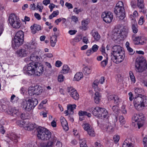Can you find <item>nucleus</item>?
<instances>
[{"instance_id": "obj_1", "label": "nucleus", "mask_w": 147, "mask_h": 147, "mask_svg": "<svg viewBox=\"0 0 147 147\" xmlns=\"http://www.w3.org/2000/svg\"><path fill=\"white\" fill-rule=\"evenodd\" d=\"M135 92L138 94V96L133 98V94L131 92L129 93V100L132 101L133 99V104L136 109L140 111L143 110L147 106V96L142 94L143 90L141 88H136L135 89Z\"/></svg>"}, {"instance_id": "obj_2", "label": "nucleus", "mask_w": 147, "mask_h": 147, "mask_svg": "<svg viewBox=\"0 0 147 147\" xmlns=\"http://www.w3.org/2000/svg\"><path fill=\"white\" fill-rule=\"evenodd\" d=\"M44 71V67L38 62L30 63L23 68V71L25 74L34 76L41 75Z\"/></svg>"}, {"instance_id": "obj_3", "label": "nucleus", "mask_w": 147, "mask_h": 147, "mask_svg": "<svg viewBox=\"0 0 147 147\" xmlns=\"http://www.w3.org/2000/svg\"><path fill=\"white\" fill-rule=\"evenodd\" d=\"M128 28L126 26H124L121 29H115L113 31V35L114 38H116L117 39L122 40L127 36L128 33Z\"/></svg>"}, {"instance_id": "obj_4", "label": "nucleus", "mask_w": 147, "mask_h": 147, "mask_svg": "<svg viewBox=\"0 0 147 147\" xmlns=\"http://www.w3.org/2000/svg\"><path fill=\"white\" fill-rule=\"evenodd\" d=\"M38 139L43 140H49L51 136V133L47 129L39 127L37 129Z\"/></svg>"}, {"instance_id": "obj_5", "label": "nucleus", "mask_w": 147, "mask_h": 147, "mask_svg": "<svg viewBox=\"0 0 147 147\" xmlns=\"http://www.w3.org/2000/svg\"><path fill=\"white\" fill-rule=\"evenodd\" d=\"M38 103V100L36 98L29 99L28 100H23L21 103V105L26 111H29L33 109Z\"/></svg>"}, {"instance_id": "obj_6", "label": "nucleus", "mask_w": 147, "mask_h": 147, "mask_svg": "<svg viewBox=\"0 0 147 147\" xmlns=\"http://www.w3.org/2000/svg\"><path fill=\"white\" fill-rule=\"evenodd\" d=\"M114 12L119 20H124L125 15L123 3L122 1H119L117 3Z\"/></svg>"}, {"instance_id": "obj_7", "label": "nucleus", "mask_w": 147, "mask_h": 147, "mask_svg": "<svg viewBox=\"0 0 147 147\" xmlns=\"http://www.w3.org/2000/svg\"><path fill=\"white\" fill-rule=\"evenodd\" d=\"M146 61L143 57H140L137 60L135 64L136 70L138 72H142L147 68Z\"/></svg>"}, {"instance_id": "obj_8", "label": "nucleus", "mask_w": 147, "mask_h": 147, "mask_svg": "<svg viewBox=\"0 0 147 147\" xmlns=\"http://www.w3.org/2000/svg\"><path fill=\"white\" fill-rule=\"evenodd\" d=\"M144 115L141 113L138 114L134 115L133 117V120L136 122L137 125L139 129L142 127L144 123Z\"/></svg>"}, {"instance_id": "obj_9", "label": "nucleus", "mask_w": 147, "mask_h": 147, "mask_svg": "<svg viewBox=\"0 0 147 147\" xmlns=\"http://www.w3.org/2000/svg\"><path fill=\"white\" fill-rule=\"evenodd\" d=\"M28 93L30 96L34 95H39L43 92V90L41 87L39 86H35L29 87L28 88Z\"/></svg>"}, {"instance_id": "obj_10", "label": "nucleus", "mask_w": 147, "mask_h": 147, "mask_svg": "<svg viewBox=\"0 0 147 147\" xmlns=\"http://www.w3.org/2000/svg\"><path fill=\"white\" fill-rule=\"evenodd\" d=\"M57 140V138L53 136L51 139L47 142H42L40 143L39 147H53L55 142Z\"/></svg>"}, {"instance_id": "obj_11", "label": "nucleus", "mask_w": 147, "mask_h": 147, "mask_svg": "<svg viewBox=\"0 0 147 147\" xmlns=\"http://www.w3.org/2000/svg\"><path fill=\"white\" fill-rule=\"evenodd\" d=\"M111 59L114 63L118 64L121 62L125 58L124 53L113 55L111 56Z\"/></svg>"}, {"instance_id": "obj_12", "label": "nucleus", "mask_w": 147, "mask_h": 147, "mask_svg": "<svg viewBox=\"0 0 147 147\" xmlns=\"http://www.w3.org/2000/svg\"><path fill=\"white\" fill-rule=\"evenodd\" d=\"M67 91L69 94L75 100H78L79 98V96L77 91L72 87H68Z\"/></svg>"}, {"instance_id": "obj_13", "label": "nucleus", "mask_w": 147, "mask_h": 147, "mask_svg": "<svg viewBox=\"0 0 147 147\" xmlns=\"http://www.w3.org/2000/svg\"><path fill=\"white\" fill-rule=\"evenodd\" d=\"M102 17L104 21L106 23H109L111 22L113 19V13L111 12L103 13L102 15Z\"/></svg>"}, {"instance_id": "obj_14", "label": "nucleus", "mask_w": 147, "mask_h": 147, "mask_svg": "<svg viewBox=\"0 0 147 147\" xmlns=\"http://www.w3.org/2000/svg\"><path fill=\"white\" fill-rule=\"evenodd\" d=\"M23 41V40L14 37L13 40L12 41V47L14 49H17L22 45Z\"/></svg>"}, {"instance_id": "obj_15", "label": "nucleus", "mask_w": 147, "mask_h": 147, "mask_svg": "<svg viewBox=\"0 0 147 147\" xmlns=\"http://www.w3.org/2000/svg\"><path fill=\"white\" fill-rule=\"evenodd\" d=\"M112 51L113 52V55H117L118 54L124 53L123 49L119 46L116 45L113 46L112 49Z\"/></svg>"}, {"instance_id": "obj_16", "label": "nucleus", "mask_w": 147, "mask_h": 147, "mask_svg": "<svg viewBox=\"0 0 147 147\" xmlns=\"http://www.w3.org/2000/svg\"><path fill=\"white\" fill-rule=\"evenodd\" d=\"M28 48H25L18 50L16 52L18 56L21 57L26 56L28 53Z\"/></svg>"}, {"instance_id": "obj_17", "label": "nucleus", "mask_w": 147, "mask_h": 147, "mask_svg": "<svg viewBox=\"0 0 147 147\" xmlns=\"http://www.w3.org/2000/svg\"><path fill=\"white\" fill-rule=\"evenodd\" d=\"M99 113V115L98 117H101L102 118H105L108 114V113L107 110L105 108L102 107H100V109Z\"/></svg>"}, {"instance_id": "obj_18", "label": "nucleus", "mask_w": 147, "mask_h": 147, "mask_svg": "<svg viewBox=\"0 0 147 147\" xmlns=\"http://www.w3.org/2000/svg\"><path fill=\"white\" fill-rule=\"evenodd\" d=\"M135 34L133 35L132 38L134 42V43L136 45L140 44L143 45L144 43V41H143V42H141L142 39L140 37H135Z\"/></svg>"}, {"instance_id": "obj_19", "label": "nucleus", "mask_w": 147, "mask_h": 147, "mask_svg": "<svg viewBox=\"0 0 147 147\" xmlns=\"http://www.w3.org/2000/svg\"><path fill=\"white\" fill-rule=\"evenodd\" d=\"M60 122L64 129L65 131H67L68 129L67 123L64 117H60Z\"/></svg>"}, {"instance_id": "obj_20", "label": "nucleus", "mask_w": 147, "mask_h": 147, "mask_svg": "<svg viewBox=\"0 0 147 147\" xmlns=\"http://www.w3.org/2000/svg\"><path fill=\"white\" fill-rule=\"evenodd\" d=\"M31 32L32 34H35L37 31H39L41 29L40 26L37 24H34L31 27Z\"/></svg>"}, {"instance_id": "obj_21", "label": "nucleus", "mask_w": 147, "mask_h": 147, "mask_svg": "<svg viewBox=\"0 0 147 147\" xmlns=\"http://www.w3.org/2000/svg\"><path fill=\"white\" fill-rule=\"evenodd\" d=\"M101 96V93L96 91L94 94V102L96 104H98L100 102Z\"/></svg>"}, {"instance_id": "obj_22", "label": "nucleus", "mask_w": 147, "mask_h": 147, "mask_svg": "<svg viewBox=\"0 0 147 147\" xmlns=\"http://www.w3.org/2000/svg\"><path fill=\"white\" fill-rule=\"evenodd\" d=\"M7 112L9 114L12 116L14 115L18 116L19 115V112L18 110L15 108H12L9 109Z\"/></svg>"}, {"instance_id": "obj_23", "label": "nucleus", "mask_w": 147, "mask_h": 147, "mask_svg": "<svg viewBox=\"0 0 147 147\" xmlns=\"http://www.w3.org/2000/svg\"><path fill=\"white\" fill-rule=\"evenodd\" d=\"M115 123L111 125L109 124L106 128V131L109 134H111L114 131V127L115 126Z\"/></svg>"}, {"instance_id": "obj_24", "label": "nucleus", "mask_w": 147, "mask_h": 147, "mask_svg": "<svg viewBox=\"0 0 147 147\" xmlns=\"http://www.w3.org/2000/svg\"><path fill=\"white\" fill-rule=\"evenodd\" d=\"M91 67L86 66L83 68L82 72L84 75L87 76L91 74Z\"/></svg>"}, {"instance_id": "obj_25", "label": "nucleus", "mask_w": 147, "mask_h": 147, "mask_svg": "<svg viewBox=\"0 0 147 147\" xmlns=\"http://www.w3.org/2000/svg\"><path fill=\"white\" fill-rule=\"evenodd\" d=\"M36 125L35 124L29 123L28 122L26 124V127H25V129L28 131L32 130L36 128Z\"/></svg>"}, {"instance_id": "obj_26", "label": "nucleus", "mask_w": 147, "mask_h": 147, "mask_svg": "<svg viewBox=\"0 0 147 147\" xmlns=\"http://www.w3.org/2000/svg\"><path fill=\"white\" fill-rule=\"evenodd\" d=\"M91 34L94 38V39L96 41H98L100 38V35L96 31L92 30L91 33Z\"/></svg>"}, {"instance_id": "obj_27", "label": "nucleus", "mask_w": 147, "mask_h": 147, "mask_svg": "<svg viewBox=\"0 0 147 147\" xmlns=\"http://www.w3.org/2000/svg\"><path fill=\"white\" fill-rule=\"evenodd\" d=\"M18 19L16 15L14 14L10 15L9 18V21L10 24L14 23Z\"/></svg>"}, {"instance_id": "obj_28", "label": "nucleus", "mask_w": 147, "mask_h": 147, "mask_svg": "<svg viewBox=\"0 0 147 147\" xmlns=\"http://www.w3.org/2000/svg\"><path fill=\"white\" fill-rule=\"evenodd\" d=\"M100 107H97L95 108L92 107L91 108V110L92 111V114L95 116H97L98 117L99 115V111H100Z\"/></svg>"}, {"instance_id": "obj_29", "label": "nucleus", "mask_w": 147, "mask_h": 147, "mask_svg": "<svg viewBox=\"0 0 147 147\" xmlns=\"http://www.w3.org/2000/svg\"><path fill=\"white\" fill-rule=\"evenodd\" d=\"M133 22L132 23V29L133 32L134 33H136L138 31V25L137 22L134 20H133Z\"/></svg>"}, {"instance_id": "obj_30", "label": "nucleus", "mask_w": 147, "mask_h": 147, "mask_svg": "<svg viewBox=\"0 0 147 147\" xmlns=\"http://www.w3.org/2000/svg\"><path fill=\"white\" fill-rule=\"evenodd\" d=\"M129 139L125 140L123 143L122 147H134V144L129 142Z\"/></svg>"}, {"instance_id": "obj_31", "label": "nucleus", "mask_w": 147, "mask_h": 147, "mask_svg": "<svg viewBox=\"0 0 147 147\" xmlns=\"http://www.w3.org/2000/svg\"><path fill=\"white\" fill-rule=\"evenodd\" d=\"M57 41V37L55 35H53L50 37L51 45L54 47Z\"/></svg>"}, {"instance_id": "obj_32", "label": "nucleus", "mask_w": 147, "mask_h": 147, "mask_svg": "<svg viewBox=\"0 0 147 147\" xmlns=\"http://www.w3.org/2000/svg\"><path fill=\"white\" fill-rule=\"evenodd\" d=\"M99 84V81L98 80H96L93 82L92 84V88L94 89L95 91H100L101 89L98 87V85Z\"/></svg>"}, {"instance_id": "obj_33", "label": "nucleus", "mask_w": 147, "mask_h": 147, "mask_svg": "<svg viewBox=\"0 0 147 147\" xmlns=\"http://www.w3.org/2000/svg\"><path fill=\"white\" fill-rule=\"evenodd\" d=\"M24 34L23 32L20 30L18 31L14 37L20 39L24 40Z\"/></svg>"}, {"instance_id": "obj_34", "label": "nucleus", "mask_w": 147, "mask_h": 147, "mask_svg": "<svg viewBox=\"0 0 147 147\" xmlns=\"http://www.w3.org/2000/svg\"><path fill=\"white\" fill-rule=\"evenodd\" d=\"M83 77V74L81 72L77 73L74 76V79L75 80L78 81Z\"/></svg>"}, {"instance_id": "obj_35", "label": "nucleus", "mask_w": 147, "mask_h": 147, "mask_svg": "<svg viewBox=\"0 0 147 147\" xmlns=\"http://www.w3.org/2000/svg\"><path fill=\"white\" fill-rule=\"evenodd\" d=\"M13 28H19L20 27V22L18 19L15 22L10 24Z\"/></svg>"}, {"instance_id": "obj_36", "label": "nucleus", "mask_w": 147, "mask_h": 147, "mask_svg": "<svg viewBox=\"0 0 147 147\" xmlns=\"http://www.w3.org/2000/svg\"><path fill=\"white\" fill-rule=\"evenodd\" d=\"M137 5L138 8L141 10L144 8V5L143 0H137Z\"/></svg>"}, {"instance_id": "obj_37", "label": "nucleus", "mask_w": 147, "mask_h": 147, "mask_svg": "<svg viewBox=\"0 0 147 147\" xmlns=\"http://www.w3.org/2000/svg\"><path fill=\"white\" fill-rule=\"evenodd\" d=\"M30 60L32 61V62H35V61H38L40 59L36 55L33 54H32L30 57Z\"/></svg>"}, {"instance_id": "obj_38", "label": "nucleus", "mask_w": 147, "mask_h": 147, "mask_svg": "<svg viewBox=\"0 0 147 147\" xmlns=\"http://www.w3.org/2000/svg\"><path fill=\"white\" fill-rule=\"evenodd\" d=\"M69 68L67 65H64L63 67L62 70L60 73L62 74H66L69 71Z\"/></svg>"}, {"instance_id": "obj_39", "label": "nucleus", "mask_w": 147, "mask_h": 147, "mask_svg": "<svg viewBox=\"0 0 147 147\" xmlns=\"http://www.w3.org/2000/svg\"><path fill=\"white\" fill-rule=\"evenodd\" d=\"M10 139L12 141H13L15 142H18V137L17 135L14 134H12L9 137Z\"/></svg>"}, {"instance_id": "obj_40", "label": "nucleus", "mask_w": 147, "mask_h": 147, "mask_svg": "<svg viewBox=\"0 0 147 147\" xmlns=\"http://www.w3.org/2000/svg\"><path fill=\"white\" fill-rule=\"evenodd\" d=\"M19 98L18 97H16L14 94H13L11 96L10 98V102L12 103H17L18 101Z\"/></svg>"}, {"instance_id": "obj_41", "label": "nucleus", "mask_w": 147, "mask_h": 147, "mask_svg": "<svg viewBox=\"0 0 147 147\" xmlns=\"http://www.w3.org/2000/svg\"><path fill=\"white\" fill-rule=\"evenodd\" d=\"M78 114L80 116L86 115L88 116V117H90L91 116L90 113H87L86 111H79Z\"/></svg>"}, {"instance_id": "obj_42", "label": "nucleus", "mask_w": 147, "mask_h": 147, "mask_svg": "<svg viewBox=\"0 0 147 147\" xmlns=\"http://www.w3.org/2000/svg\"><path fill=\"white\" fill-rule=\"evenodd\" d=\"M76 105H67V109L69 111H70L72 113H73V110L76 108Z\"/></svg>"}, {"instance_id": "obj_43", "label": "nucleus", "mask_w": 147, "mask_h": 147, "mask_svg": "<svg viewBox=\"0 0 147 147\" xmlns=\"http://www.w3.org/2000/svg\"><path fill=\"white\" fill-rule=\"evenodd\" d=\"M88 134L90 136L94 137L95 136V132L93 129L92 127L87 131Z\"/></svg>"}, {"instance_id": "obj_44", "label": "nucleus", "mask_w": 147, "mask_h": 147, "mask_svg": "<svg viewBox=\"0 0 147 147\" xmlns=\"http://www.w3.org/2000/svg\"><path fill=\"white\" fill-rule=\"evenodd\" d=\"M83 129L84 130L87 131L89 129L92 127L88 123H84L82 125Z\"/></svg>"}, {"instance_id": "obj_45", "label": "nucleus", "mask_w": 147, "mask_h": 147, "mask_svg": "<svg viewBox=\"0 0 147 147\" xmlns=\"http://www.w3.org/2000/svg\"><path fill=\"white\" fill-rule=\"evenodd\" d=\"M86 141L84 139L80 140V147H88L86 144Z\"/></svg>"}, {"instance_id": "obj_46", "label": "nucleus", "mask_w": 147, "mask_h": 147, "mask_svg": "<svg viewBox=\"0 0 147 147\" xmlns=\"http://www.w3.org/2000/svg\"><path fill=\"white\" fill-rule=\"evenodd\" d=\"M36 43L33 41L30 44H29L28 46V48L29 47L30 49H35L36 48Z\"/></svg>"}, {"instance_id": "obj_47", "label": "nucleus", "mask_w": 147, "mask_h": 147, "mask_svg": "<svg viewBox=\"0 0 147 147\" xmlns=\"http://www.w3.org/2000/svg\"><path fill=\"white\" fill-rule=\"evenodd\" d=\"M27 122H26L24 120H22L19 121V124L20 127H23L25 129V127H26V124Z\"/></svg>"}, {"instance_id": "obj_48", "label": "nucleus", "mask_w": 147, "mask_h": 147, "mask_svg": "<svg viewBox=\"0 0 147 147\" xmlns=\"http://www.w3.org/2000/svg\"><path fill=\"white\" fill-rule=\"evenodd\" d=\"M130 77L131 80V81L133 83H134L136 81L135 78L134 76L133 75V73L132 72L130 71L129 72Z\"/></svg>"}, {"instance_id": "obj_49", "label": "nucleus", "mask_w": 147, "mask_h": 147, "mask_svg": "<svg viewBox=\"0 0 147 147\" xmlns=\"http://www.w3.org/2000/svg\"><path fill=\"white\" fill-rule=\"evenodd\" d=\"M82 38V36L81 35H79L75 37L74 39V40L76 42H79L81 40Z\"/></svg>"}, {"instance_id": "obj_50", "label": "nucleus", "mask_w": 147, "mask_h": 147, "mask_svg": "<svg viewBox=\"0 0 147 147\" xmlns=\"http://www.w3.org/2000/svg\"><path fill=\"white\" fill-rule=\"evenodd\" d=\"M108 63V59L107 58L106 59L103 60L101 62V65L102 67H105Z\"/></svg>"}, {"instance_id": "obj_51", "label": "nucleus", "mask_w": 147, "mask_h": 147, "mask_svg": "<svg viewBox=\"0 0 147 147\" xmlns=\"http://www.w3.org/2000/svg\"><path fill=\"white\" fill-rule=\"evenodd\" d=\"M119 122L122 125L124 124L125 121L124 117L122 116H120L119 119Z\"/></svg>"}, {"instance_id": "obj_52", "label": "nucleus", "mask_w": 147, "mask_h": 147, "mask_svg": "<svg viewBox=\"0 0 147 147\" xmlns=\"http://www.w3.org/2000/svg\"><path fill=\"white\" fill-rule=\"evenodd\" d=\"M114 103L115 104H117L119 102V99L118 96L115 95V98H113Z\"/></svg>"}, {"instance_id": "obj_53", "label": "nucleus", "mask_w": 147, "mask_h": 147, "mask_svg": "<svg viewBox=\"0 0 147 147\" xmlns=\"http://www.w3.org/2000/svg\"><path fill=\"white\" fill-rule=\"evenodd\" d=\"M87 22L85 21H82V28L85 30V28L87 25Z\"/></svg>"}, {"instance_id": "obj_54", "label": "nucleus", "mask_w": 147, "mask_h": 147, "mask_svg": "<svg viewBox=\"0 0 147 147\" xmlns=\"http://www.w3.org/2000/svg\"><path fill=\"white\" fill-rule=\"evenodd\" d=\"M119 139V136H115L113 137V140L115 143H117Z\"/></svg>"}, {"instance_id": "obj_55", "label": "nucleus", "mask_w": 147, "mask_h": 147, "mask_svg": "<svg viewBox=\"0 0 147 147\" xmlns=\"http://www.w3.org/2000/svg\"><path fill=\"white\" fill-rule=\"evenodd\" d=\"M98 46L96 45H94L92 47V50L94 52H96L98 50Z\"/></svg>"}, {"instance_id": "obj_56", "label": "nucleus", "mask_w": 147, "mask_h": 147, "mask_svg": "<svg viewBox=\"0 0 147 147\" xmlns=\"http://www.w3.org/2000/svg\"><path fill=\"white\" fill-rule=\"evenodd\" d=\"M112 109L113 111L116 113H117L118 110V107L117 106H113L112 107Z\"/></svg>"}, {"instance_id": "obj_57", "label": "nucleus", "mask_w": 147, "mask_h": 147, "mask_svg": "<svg viewBox=\"0 0 147 147\" xmlns=\"http://www.w3.org/2000/svg\"><path fill=\"white\" fill-rule=\"evenodd\" d=\"M64 77L61 74L59 75L58 77V80L59 82H62L63 81Z\"/></svg>"}, {"instance_id": "obj_58", "label": "nucleus", "mask_w": 147, "mask_h": 147, "mask_svg": "<svg viewBox=\"0 0 147 147\" xmlns=\"http://www.w3.org/2000/svg\"><path fill=\"white\" fill-rule=\"evenodd\" d=\"M144 147H147V137H145L143 139Z\"/></svg>"}, {"instance_id": "obj_59", "label": "nucleus", "mask_w": 147, "mask_h": 147, "mask_svg": "<svg viewBox=\"0 0 147 147\" xmlns=\"http://www.w3.org/2000/svg\"><path fill=\"white\" fill-rule=\"evenodd\" d=\"M143 19H144V17L142 16H141L140 18V19L139 20L138 22V24L140 25H142L144 22V20H143Z\"/></svg>"}, {"instance_id": "obj_60", "label": "nucleus", "mask_w": 147, "mask_h": 147, "mask_svg": "<svg viewBox=\"0 0 147 147\" xmlns=\"http://www.w3.org/2000/svg\"><path fill=\"white\" fill-rule=\"evenodd\" d=\"M115 95H109L107 96V99L109 101H111L113 100V98H115Z\"/></svg>"}, {"instance_id": "obj_61", "label": "nucleus", "mask_w": 147, "mask_h": 147, "mask_svg": "<svg viewBox=\"0 0 147 147\" xmlns=\"http://www.w3.org/2000/svg\"><path fill=\"white\" fill-rule=\"evenodd\" d=\"M94 52L91 49H90L87 50L86 53L87 56H89L91 54H92Z\"/></svg>"}, {"instance_id": "obj_62", "label": "nucleus", "mask_w": 147, "mask_h": 147, "mask_svg": "<svg viewBox=\"0 0 147 147\" xmlns=\"http://www.w3.org/2000/svg\"><path fill=\"white\" fill-rule=\"evenodd\" d=\"M71 20L72 21L76 23L78 21V18L77 17L75 16H72L71 18Z\"/></svg>"}, {"instance_id": "obj_63", "label": "nucleus", "mask_w": 147, "mask_h": 147, "mask_svg": "<svg viewBox=\"0 0 147 147\" xmlns=\"http://www.w3.org/2000/svg\"><path fill=\"white\" fill-rule=\"evenodd\" d=\"M62 64V63L60 61H56L55 65L56 67H60Z\"/></svg>"}, {"instance_id": "obj_64", "label": "nucleus", "mask_w": 147, "mask_h": 147, "mask_svg": "<svg viewBox=\"0 0 147 147\" xmlns=\"http://www.w3.org/2000/svg\"><path fill=\"white\" fill-rule=\"evenodd\" d=\"M65 5L68 9H71L73 7L71 3L67 2L65 3Z\"/></svg>"}]
</instances>
